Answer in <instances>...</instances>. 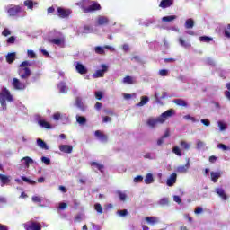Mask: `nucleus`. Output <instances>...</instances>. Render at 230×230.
I'll list each match as a JSON object with an SVG mask.
<instances>
[{"label": "nucleus", "instance_id": "obj_1", "mask_svg": "<svg viewBox=\"0 0 230 230\" xmlns=\"http://www.w3.org/2000/svg\"><path fill=\"white\" fill-rule=\"evenodd\" d=\"M173 114H175V111L172 109L167 110L156 119H149L147 120V125L151 127V128H155L157 125H163V123H164L168 118H172Z\"/></svg>", "mask_w": 230, "mask_h": 230}, {"label": "nucleus", "instance_id": "obj_2", "mask_svg": "<svg viewBox=\"0 0 230 230\" xmlns=\"http://www.w3.org/2000/svg\"><path fill=\"white\" fill-rule=\"evenodd\" d=\"M81 10L84 13H91L93 12H98V10H102V5L96 1L91 0H82L79 4Z\"/></svg>", "mask_w": 230, "mask_h": 230}, {"label": "nucleus", "instance_id": "obj_3", "mask_svg": "<svg viewBox=\"0 0 230 230\" xmlns=\"http://www.w3.org/2000/svg\"><path fill=\"white\" fill-rule=\"evenodd\" d=\"M31 64L30 61H22L18 66V75L22 80H28L31 76V69H30Z\"/></svg>", "mask_w": 230, "mask_h": 230}, {"label": "nucleus", "instance_id": "obj_4", "mask_svg": "<svg viewBox=\"0 0 230 230\" xmlns=\"http://www.w3.org/2000/svg\"><path fill=\"white\" fill-rule=\"evenodd\" d=\"M23 227L25 230H42V225L37 221H29Z\"/></svg>", "mask_w": 230, "mask_h": 230}, {"label": "nucleus", "instance_id": "obj_5", "mask_svg": "<svg viewBox=\"0 0 230 230\" xmlns=\"http://www.w3.org/2000/svg\"><path fill=\"white\" fill-rule=\"evenodd\" d=\"M0 100H6L7 102H13V97L6 87H4L0 92Z\"/></svg>", "mask_w": 230, "mask_h": 230}, {"label": "nucleus", "instance_id": "obj_6", "mask_svg": "<svg viewBox=\"0 0 230 230\" xmlns=\"http://www.w3.org/2000/svg\"><path fill=\"white\" fill-rule=\"evenodd\" d=\"M73 13V11L71 9H66L63 7H58V15L60 19H67L69 15Z\"/></svg>", "mask_w": 230, "mask_h": 230}, {"label": "nucleus", "instance_id": "obj_7", "mask_svg": "<svg viewBox=\"0 0 230 230\" xmlns=\"http://www.w3.org/2000/svg\"><path fill=\"white\" fill-rule=\"evenodd\" d=\"M12 85L16 91H24L26 89V84L21 82L18 78L13 79Z\"/></svg>", "mask_w": 230, "mask_h": 230}, {"label": "nucleus", "instance_id": "obj_8", "mask_svg": "<svg viewBox=\"0 0 230 230\" xmlns=\"http://www.w3.org/2000/svg\"><path fill=\"white\" fill-rule=\"evenodd\" d=\"M21 12H22V8L20 5H14L7 10V13L10 15V17H15L16 15H19Z\"/></svg>", "mask_w": 230, "mask_h": 230}, {"label": "nucleus", "instance_id": "obj_9", "mask_svg": "<svg viewBox=\"0 0 230 230\" xmlns=\"http://www.w3.org/2000/svg\"><path fill=\"white\" fill-rule=\"evenodd\" d=\"M101 67H102L101 70H97L93 74V78H103L105 73H107L109 69V66H107V65H102Z\"/></svg>", "mask_w": 230, "mask_h": 230}, {"label": "nucleus", "instance_id": "obj_10", "mask_svg": "<svg viewBox=\"0 0 230 230\" xmlns=\"http://www.w3.org/2000/svg\"><path fill=\"white\" fill-rule=\"evenodd\" d=\"M49 42H50V44H55L56 46H59L60 48H64V45L66 44V39L64 37L50 39L49 40Z\"/></svg>", "mask_w": 230, "mask_h": 230}, {"label": "nucleus", "instance_id": "obj_11", "mask_svg": "<svg viewBox=\"0 0 230 230\" xmlns=\"http://www.w3.org/2000/svg\"><path fill=\"white\" fill-rule=\"evenodd\" d=\"M224 175V172L218 171V172H211L210 177L212 182H218V179H220Z\"/></svg>", "mask_w": 230, "mask_h": 230}, {"label": "nucleus", "instance_id": "obj_12", "mask_svg": "<svg viewBox=\"0 0 230 230\" xmlns=\"http://www.w3.org/2000/svg\"><path fill=\"white\" fill-rule=\"evenodd\" d=\"M187 163L185 165H181L177 167L178 173H186L190 170V158L186 159Z\"/></svg>", "mask_w": 230, "mask_h": 230}, {"label": "nucleus", "instance_id": "obj_13", "mask_svg": "<svg viewBox=\"0 0 230 230\" xmlns=\"http://www.w3.org/2000/svg\"><path fill=\"white\" fill-rule=\"evenodd\" d=\"M75 70L77 73H79V75H87V68L80 62H76Z\"/></svg>", "mask_w": 230, "mask_h": 230}, {"label": "nucleus", "instance_id": "obj_14", "mask_svg": "<svg viewBox=\"0 0 230 230\" xmlns=\"http://www.w3.org/2000/svg\"><path fill=\"white\" fill-rule=\"evenodd\" d=\"M173 0H162L159 4V8H163L164 10L166 8H170V6H173Z\"/></svg>", "mask_w": 230, "mask_h": 230}, {"label": "nucleus", "instance_id": "obj_15", "mask_svg": "<svg viewBox=\"0 0 230 230\" xmlns=\"http://www.w3.org/2000/svg\"><path fill=\"white\" fill-rule=\"evenodd\" d=\"M145 220L149 224V226H155L156 224H159V217H145Z\"/></svg>", "mask_w": 230, "mask_h": 230}, {"label": "nucleus", "instance_id": "obj_16", "mask_svg": "<svg viewBox=\"0 0 230 230\" xmlns=\"http://www.w3.org/2000/svg\"><path fill=\"white\" fill-rule=\"evenodd\" d=\"M98 26H105L109 24V18L107 16H99L97 18Z\"/></svg>", "mask_w": 230, "mask_h": 230}, {"label": "nucleus", "instance_id": "obj_17", "mask_svg": "<svg viewBox=\"0 0 230 230\" xmlns=\"http://www.w3.org/2000/svg\"><path fill=\"white\" fill-rule=\"evenodd\" d=\"M177 182V173H172L170 175V177L167 179L166 184L167 186H173Z\"/></svg>", "mask_w": 230, "mask_h": 230}, {"label": "nucleus", "instance_id": "obj_18", "mask_svg": "<svg viewBox=\"0 0 230 230\" xmlns=\"http://www.w3.org/2000/svg\"><path fill=\"white\" fill-rule=\"evenodd\" d=\"M216 193L218 195V197H220V199H222V200H227V194H226V190H224V189L217 188Z\"/></svg>", "mask_w": 230, "mask_h": 230}, {"label": "nucleus", "instance_id": "obj_19", "mask_svg": "<svg viewBox=\"0 0 230 230\" xmlns=\"http://www.w3.org/2000/svg\"><path fill=\"white\" fill-rule=\"evenodd\" d=\"M60 152H64V154H71L73 152V146L69 145H61L59 146Z\"/></svg>", "mask_w": 230, "mask_h": 230}, {"label": "nucleus", "instance_id": "obj_20", "mask_svg": "<svg viewBox=\"0 0 230 230\" xmlns=\"http://www.w3.org/2000/svg\"><path fill=\"white\" fill-rule=\"evenodd\" d=\"M11 177L10 176H6L4 174H1L0 173V182H1V186H6L9 182H11Z\"/></svg>", "mask_w": 230, "mask_h": 230}, {"label": "nucleus", "instance_id": "obj_21", "mask_svg": "<svg viewBox=\"0 0 230 230\" xmlns=\"http://www.w3.org/2000/svg\"><path fill=\"white\" fill-rule=\"evenodd\" d=\"M94 135L96 136V137H98V139H100L101 141H103L104 143H107V139H109L107 135L103 134V132L100 130H96Z\"/></svg>", "mask_w": 230, "mask_h": 230}, {"label": "nucleus", "instance_id": "obj_22", "mask_svg": "<svg viewBox=\"0 0 230 230\" xmlns=\"http://www.w3.org/2000/svg\"><path fill=\"white\" fill-rule=\"evenodd\" d=\"M172 102L175 105H178V107H184L185 109L188 108V102L183 99H174Z\"/></svg>", "mask_w": 230, "mask_h": 230}, {"label": "nucleus", "instance_id": "obj_23", "mask_svg": "<svg viewBox=\"0 0 230 230\" xmlns=\"http://www.w3.org/2000/svg\"><path fill=\"white\" fill-rule=\"evenodd\" d=\"M75 105L80 109L81 111H85V105L84 104V102L82 101V97H76L75 98Z\"/></svg>", "mask_w": 230, "mask_h": 230}, {"label": "nucleus", "instance_id": "obj_24", "mask_svg": "<svg viewBox=\"0 0 230 230\" xmlns=\"http://www.w3.org/2000/svg\"><path fill=\"white\" fill-rule=\"evenodd\" d=\"M15 52L8 53L5 57L7 64H13L15 62Z\"/></svg>", "mask_w": 230, "mask_h": 230}, {"label": "nucleus", "instance_id": "obj_25", "mask_svg": "<svg viewBox=\"0 0 230 230\" xmlns=\"http://www.w3.org/2000/svg\"><path fill=\"white\" fill-rule=\"evenodd\" d=\"M37 145L38 146H40V148H42L43 150H49V146L48 144H46V142H44V140H42L41 138H38L37 139Z\"/></svg>", "mask_w": 230, "mask_h": 230}, {"label": "nucleus", "instance_id": "obj_26", "mask_svg": "<svg viewBox=\"0 0 230 230\" xmlns=\"http://www.w3.org/2000/svg\"><path fill=\"white\" fill-rule=\"evenodd\" d=\"M38 125H40V127H42L43 128H47V129L51 128V124H49V122H48L44 119H40L38 121Z\"/></svg>", "mask_w": 230, "mask_h": 230}, {"label": "nucleus", "instance_id": "obj_27", "mask_svg": "<svg viewBox=\"0 0 230 230\" xmlns=\"http://www.w3.org/2000/svg\"><path fill=\"white\" fill-rule=\"evenodd\" d=\"M123 84H128V85H132V84H136V80H134V77L127 75L122 80Z\"/></svg>", "mask_w": 230, "mask_h": 230}, {"label": "nucleus", "instance_id": "obj_28", "mask_svg": "<svg viewBox=\"0 0 230 230\" xmlns=\"http://www.w3.org/2000/svg\"><path fill=\"white\" fill-rule=\"evenodd\" d=\"M194 26H195V21H193V19L189 18V19L186 20V22H185V28L187 30H190L191 28H193Z\"/></svg>", "mask_w": 230, "mask_h": 230}, {"label": "nucleus", "instance_id": "obj_29", "mask_svg": "<svg viewBox=\"0 0 230 230\" xmlns=\"http://www.w3.org/2000/svg\"><path fill=\"white\" fill-rule=\"evenodd\" d=\"M145 184H152L154 182V175L148 172L144 180Z\"/></svg>", "mask_w": 230, "mask_h": 230}, {"label": "nucleus", "instance_id": "obj_30", "mask_svg": "<svg viewBox=\"0 0 230 230\" xmlns=\"http://www.w3.org/2000/svg\"><path fill=\"white\" fill-rule=\"evenodd\" d=\"M148 96H142L139 103L137 104V107H143V105H146L149 102Z\"/></svg>", "mask_w": 230, "mask_h": 230}, {"label": "nucleus", "instance_id": "obj_31", "mask_svg": "<svg viewBox=\"0 0 230 230\" xmlns=\"http://www.w3.org/2000/svg\"><path fill=\"white\" fill-rule=\"evenodd\" d=\"M22 161H24V164H25L26 168H30V164H33V159H31L29 156H25V157L22 158Z\"/></svg>", "mask_w": 230, "mask_h": 230}, {"label": "nucleus", "instance_id": "obj_32", "mask_svg": "<svg viewBox=\"0 0 230 230\" xmlns=\"http://www.w3.org/2000/svg\"><path fill=\"white\" fill-rule=\"evenodd\" d=\"M177 19L176 15L164 16L162 18L163 22H172V21H175Z\"/></svg>", "mask_w": 230, "mask_h": 230}, {"label": "nucleus", "instance_id": "obj_33", "mask_svg": "<svg viewBox=\"0 0 230 230\" xmlns=\"http://www.w3.org/2000/svg\"><path fill=\"white\" fill-rule=\"evenodd\" d=\"M24 6H27L29 10H33V4H37V3H33V0H25L23 3Z\"/></svg>", "mask_w": 230, "mask_h": 230}, {"label": "nucleus", "instance_id": "obj_34", "mask_svg": "<svg viewBox=\"0 0 230 230\" xmlns=\"http://www.w3.org/2000/svg\"><path fill=\"white\" fill-rule=\"evenodd\" d=\"M76 121L79 125H85L87 123V119L82 116H76Z\"/></svg>", "mask_w": 230, "mask_h": 230}, {"label": "nucleus", "instance_id": "obj_35", "mask_svg": "<svg viewBox=\"0 0 230 230\" xmlns=\"http://www.w3.org/2000/svg\"><path fill=\"white\" fill-rule=\"evenodd\" d=\"M94 51L97 55H105V49H103V47L97 46L94 48Z\"/></svg>", "mask_w": 230, "mask_h": 230}, {"label": "nucleus", "instance_id": "obj_36", "mask_svg": "<svg viewBox=\"0 0 230 230\" xmlns=\"http://www.w3.org/2000/svg\"><path fill=\"white\" fill-rule=\"evenodd\" d=\"M199 40H200V42L209 43V42H211L213 40V38L208 37V36H200L199 37Z\"/></svg>", "mask_w": 230, "mask_h": 230}, {"label": "nucleus", "instance_id": "obj_37", "mask_svg": "<svg viewBox=\"0 0 230 230\" xmlns=\"http://www.w3.org/2000/svg\"><path fill=\"white\" fill-rule=\"evenodd\" d=\"M172 152H173V154L178 155V157H182V151H181V148H179V146H174L172 148Z\"/></svg>", "mask_w": 230, "mask_h": 230}, {"label": "nucleus", "instance_id": "obj_38", "mask_svg": "<svg viewBox=\"0 0 230 230\" xmlns=\"http://www.w3.org/2000/svg\"><path fill=\"white\" fill-rule=\"evenodd\" d=\"M91 166H96L99 172H103V164H100L97 162H92L90 163Z\"/></svg>", "mask_w": 230, "mask_h": 230}, {"label": "nucleus", "instance_id": "obj_39", "mask_svg": "<svg viewBox=\"0 0 230 230\" xmlns=\"http://www.w3.org/2000/svg\"><path fill=\"white\" fill-rule=\"evenodd\" d=\"M180 145L183 150H190V144L188 142L181 140Z\"/></svg>", "mask_w": 230, "mask_h": 230}, {"label": "nucleus", "instance_id": "obj_40", "mask_svg": "<svg viewBox=\"0 0 230 230\" xmlns=\"http://www.w3.org/2000/svg\"><path fill=\"white\" fill-rule=\"evenodd\" d=\"M94 209H95V211H97V213H100V215H102V213H103V208H102V204H100V203H96L94 205Z\"/></svg>", "mask_w": 230, "mask_h": 230}, {"label": "nucleus", "instance_id": "obj_41", "mask_svg": "<svg viewBox=\"0 0 230 230\" xmlns=\"http://www.w3.org/2000/svg\"><path fill=\"white\" fill-rule=\"evenodd\" d=\"M159 204L160 206H168V204H170V200L168 199V198H163L162 199H160Z\"/></svg>", "mask_w": 230, "mask_h": 230}, {"label": "nucleus", "instance_id": "obj_42", "mask_svg": "<svg viewBox=\"0 0 230 230\" xmlns=\"http://www.w3.org/2000/svg\"><path fill=\"white\" fill-rule=\"evenodd\" d=\"M230 23L227 24L226 29L224 30V35L226 39H230Z\"/></svg>", "mask_w": 230, "mask_h": 230}, {"label": "nucleus", "instance_id": "obj_43", "mask_svg": "<svg viewBox=\"0 0 230 230\" xmlns=\"http://www.w3.org/2000/svg\"><path fill=\"white\" fill-rule=\"evenodd\" d=\"M118 195H119V200H121L122 202H125V200H127V194L121 191H118Z\"/></svg>", "mask_w": 230, "mask_h": 230}, {"label": "nucleus", "instance_id": "obj_44", "mask_svg": "<svg viewBox=\"0 0 230 230\" xmlns=\"http://www.w3.org/2000/svg\"><path fill=\"white\" fill-rule=\"evenodd\" d=\"M58 87L59 89V93H66V91L67 90L64 83H61L60 84H58Z\"/></svg>", "mask_w": 230, "mask_h": 230}, {"label": "nucleus", "instance_id": "obj_45", "mask_svg": "<svg viewBox=\"0 0 230 230\" xmlns=\"http://www.w3.org/2000/svg\"><path fill=\"white\" fill-rule=\"evenodd\" d=\"M179 42H180V45L182 46L183 48H189V46H190L189 43H186V41L182 38H179Z\"/></svg>", "mask_w": 230, "mask_h": 230}, {"label": "nucleus", "instance_id": "obj_46", "mask_svg": "<svg viewBox=\"0 0 230 230\" xmlns=\"http://www.w3.org/2000/svg\"><path fill=\"white\" fill-rule=\"evenodd\" d=\"M27 55L29 58H37V54L33 50H28Z\"/></svg>", "mask_w": 230, "mask_h": 230}, {"label": "nucleus", "instance_id": "obj_47", "mask_svg": "<svg viewBox=\"0 0 230 230\" xmlns=\"http://www.w3.org/2000/svg\"><path fill=\"white\" fill-rule=\"evenodd\" d=\"M95 98L96 100H102V98H103V92L102 91L95 92Z\"/></svg>", "mask_w": 230, "mask_h": 230}, {"label": "nucleus", "instance_id": "obj_48", "mask_svg": "<svg viewBox=\"0 0 230 230\" xmlns=\"http://www.w3.org/2000/svg\"><path fill=\"white\" fill-rule=\"evenodd\" d=\"M22 181H24V182H28V184H35V181H33V180H30L26 176H22Z\"/></svg>", "mask_w": 230, "mask_h": 230}, {"label": "nucleus", "instance_id": "obj_49", "mask_svg": "<svg viewBox=\"0 0 230 230\" xmlns=\"http://www.w3.org/2000/svg\"><path fill=\"white\" fill-rule=\"evenodd\" d=\"M133 182H135V183L143 182V176H141V175L136 176L133 180Z\"/></svg>", "mask_w": 230, "mask_h": 230}, {"label": "nucleus", "instance_id": "obj_50", "mask_svg": "<svg viewBox=\"0 0 230 230\" xmlns=\"http://www.w3.org/2000/svg\"><path fill=\"white\" fill-rule=\"evenodd\" d=\"M7 44H15V36H11L6 40Z\"/></svg>", "mask_w": 230, "mask_h": 230}, {"label": "nucleus", "instance_id": "obj_51", "mask_svg": "<svg viewBox=\"0 0 230 230\" xmlns=\"http://www.w3.org/2000/svg\"><path fill=\"white\" fill-rule=\"evenodd\" d=\"M217 125L219 127V129L222 131V130H226V128H227V127L226 126V124H224V122L222 121H218L217 122Z\"/></svg>", "mask_w": 230, "mask_h": 230}, {"label": "nucleus", "instance_id": "obj_52", "mask_svg": "<svg viewBox=\"0 0 230 230\" xmlns=\"http://www.w3.org/2000/svg\"><path fill=\"white\" fill-rule=\"evenodd\" d=\"M41 161H42L45 164H47V165L51 164V160H50L49 158H48V157H45V156L41 157Z\"/></svg>", "mask_w": 230, "mask_h": 230}, {"label": "nucleus", "instance_id": "obj_53", "mask_svg": "<svg viewBox=\"0 0 230 230\" xmlns=\"http://www.w3.org/2000/svg\"><path fill=\"white\" fill-rule=\"evenodd\" d=\"M183 118H184V119L192 121V123H195V121H197L195 117H191L190 115H185Z\"/></svg>", "mask_w": 230, "mask_h": 230}, {"label": "nucleus", "instance_id": "obj_54", "mask_svg": "<svg viewBox=\"0 0 230 230\" xmlns=\"http://www.w3.org/2000/svg\"><path fill=\"white\" fill-rule=\"evenodd\" d=\"M2 35L4 37H8V35H12V31L8 29H4L3 31H2Z\"/></svg>", "mask_w": 230, "mask_h": 230}, {"label": "nucleus", "instance_id": "obj_55", "mask_svg": "<svg viewBox=\"0 0 230 230\" xmlns=\"http://www.w3.org/2000/svg\"><path fill=\"white\" fill-rule=\"evenodd\" d=\"M32 201L40 204V202H42V199H40V197H39V196H33Z\"/></svg>", "mask_w": 230, "mask_h": 230}, {"label": "nucleus", "instance_id": "obj_56", "mask_svg": "<svg viewBox=\"0 0 230 230\" xmlns=\"http://www.w3.org/2000/svg\"><path fill=\"white\" fill-rule=\"evenodd\" d=\"M118 213H119V215H120V217H125V216L128 215V211L127 209L119 210Z\"/></svg>", "mask_w": 230, "mask_h": 230}, {"label": "nucleus", "instance_id": "obj_57", "mask_svg": "<svg viewBox=\"0 0 230 230\" xmlns=\"http://www.w3.org/2000/svg\"><path fill=\"white\" fill-rule=\"evenodd\" d=\"M160 76H167L168 75V70L166 69H162L159 71Z\"/></svg>", "mask_w": 230, "mask_h": 230}, {"label": "nucleus", "instance_id": "obj_58", "mask_svg": "<svg viewBox=\"0 0 230 230\" xmlns=\"http://www.w3.org/2000/svg\"><path fill=\"white\" fill-rule=\"evenodd\" d=\"M91 226H92L93 230H102V226H100V225H96L94 223H91Z\"/></svg>", "mask_w": 230, "mask_h": 230}, {"label": "nucleus", "instance_id": "obj_59", "mask_svg": "<svg viewBox=\"0 0 230 230\" xmlns=\"http://www.w3.org/2000/svg\"><path fill=\"white\" fill-rule=\"evenodd\" d=\"M6 101L7 100L0 99V103L4 110H6Z\"/></svg>", "mask_w": 230, "mask_h": 230}, {"label": "nucleus", "instance_id": "obj_60", "mask_svg": "<svg viewBox=\"0 0 230 230\" xmlns=\"http://www.w3.org/2000/svg\"><path fill=\"white\" fill-rule=\"evenodd\" d=\"M217 148H221L222 150H229V147H227V146L225 144H218Z\"/></svg>", "mask_w": 230, "mask_h": 230}, {"label": "nucleus", "instance_id": "obj_61", "mask_svg": "<svg viewBox=\"0 0 230 230\" xmlns=\"http://www.w3.org/2000/svg\"><path fill=\"white\" fill-rule=\"evenodd\" d=\"M61 117L60 113L58 112L53 115V119H55V121H58Z\"/></svg>", "mask_w": 230, "mask_h": 230}, {"label": "nucleus", "instance_id": "obj_62", "mask_svg": "<svg viewBox=\"0 0 230 230\" xmlns=\"http://www.w3.org/2000/svg\"><path fill=\"white\" fill-rule=\"evenodd\" d=\"M201 123H203L205 125V127H209V125H211V122H209V120L202 119H201Z\"/></svg>", "mask_w": 230, "mask_h": 230}, {"label": "nucleus", "instance_id": "obj_63", "mask_svg": "<svg viewBox=\"0 0 230 230\" xmlns=\"http://www.w3.org/2000/svg\"><path fill=\"white\" fill-rule=\"evenodd\" d=\"M173 200L174 202H177V204H181V202H182V199H181V197L179 196H174Z\"/></svg>", "mask_w": 230, "mask_h": 230}, {"label": "nucleus", "instance_id": "obj_64", "mask_svg": "<svg viewBox=\"0 0 230 230\" xmlns=\"http://www.w3.org/2000/svg\"><path fill=\"white\" fill-rule=\"evenodd\" d=\"M75 222H82V214H77L75 217Z\"/></svg>", "mask_w": 230, "mask_h": 230}]
</instances>
